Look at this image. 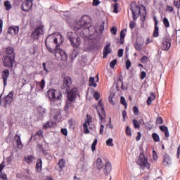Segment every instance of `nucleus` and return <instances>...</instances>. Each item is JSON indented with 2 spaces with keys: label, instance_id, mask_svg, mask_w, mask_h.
<instances>
[{
  "label": "nucleus",
  "instance_id": "nucleus-26",
  "mask_svg": "<svg viewBox=\"0 0 180 180\" xmlns=\"http://www.w3.org/2000/svg\"><path fill=\"white\" fill-rule=\"evenodd\" d=\"M70 42V45L72 46L73 48L78 49L81 45V39L69 41Z\"/></svg>",
  "mask_w": 180,
  "mask_h": 180
},
{
  "label": "nucleus",
  "instance_id": "nucleus-20",
  "mask_svg": "<svg viewBox=\"0 0 180 180\" xmlns=\"http://www.w3.org/2000/svg\"><path fill=\"white\" fill-rule=\"evenodd\" d=\"M36 87H37L38 91H44V89L46 86V80L42 79L41 82L35 81Z\"/></svg>",
  "mask_w": 180,
  "mask_h": 180
},
{
  "label": "nucleus",
  "instance_id": "nucleus-36",
  "mask_svg": "<svg viewBox=\"0 0 180 180\" xmlns=\"http://www.w3.org/2000/svg\"><path fill=\"white\" fill-rule=\"evenodd\" d=\"M152 138H153V140L155 141V142H160V139L159 138V135L156 133H153L152 134Z\"/></svg>",
  "mask_w": 180,
  "mask_h": 180
},
{
  "label": "nucleus",
  "instance_id": "nucleus-14",
  "mask_svg": "<svg viewBox=\"0 0 180 180\" xmlns=\"http://www.w3.org/2000/svg\"><path fill=\"white\" fill-rule=\"evenodd\" d=\"M110 46H111V44H108L107 45H105V47H103V58H107V57L108 56V54H110L111 52L112 51Z\"/></svg>",
  "mask_w": 180,
  "mask_h": 180
},
{
  "label": "nucleus",
  "instance_id": "nucleus-7",
  "mask_svg": "<svg viewBox=\"0 0 180 180\" xmlns=\"http://www.w3.org/2000/svg\"><path fill=\"white\" fill-rule=\"evenodd\" d=\"M44 34V26L41 25L36 27L31 34V38L34 40L39 39V36Z\"/></svg>",
  "mask_w": 180,
  "mask_h": 180
},
{
  "label": "nucleus",
  "instance_id": "nucleus-40",
  "mask_svg": "<svg viewBox=\"0 0 180 180\" xmlns=\"http://www.w3.org/2000/svg\"><path fill=\"white\" fill-rule=\"evenodd\" d=\"M61 115V112H60V110H56L55 115H53V120H57L58 119V117Z\"/></svg>",
  "mask_w": 180,
  "mask_h": 180
},
{
  "label": "nucleus",
  "instance_id": "nucleus-55",
  "mask_svg": "<svg viewBox=\"0 0 180 180\" xmlns=\"http://www.w3.org/2000/svg\"><path fill=\"white\" fill-rule=\"evenodd\" d=\"M94 97L96 101H98L100 99V94L98 91H94Z\"/></svg>",
  "mask_w": 180,
  "mask_h": 180
},
{
  "label": "nucleus",
  "instance_id": "nucleus-6",
  "mask_svg": "<svg viewBox=\"0 0 180 180\" xmlns=\"http://www.w3.org/2000/svg\"><path fill=\"white\" fill-rule=\"evenodd\" d=\"M47 97L51 102H56V101L61 100L62 94L59 90L51 89L47 91Z\"/></svg>",
  "mask_w": 180,
  "mask_h": 180
},
{
  "label": "nucleus",
  "instance_id": "nucleus-32",
  "mask_svg": "<svg viewBox=\"0 0 180 180\" xmlns=\"http://www.w3.org/2000/svg\"><path fill=\"white\" fill-rule=\"evenodd\" d=\"M43 137V132L41 130L36 132L35 135H34V140H40Z\"/></svg>",
  "mask_w": 180,
  "mask_h": 180
},
{
  "label": "nucleus",
  "instance_id": "nucleus-57",
  "mask_svg": "<svg viewBox=\"0 0 180 180\" xmlns=\"http://www.w3.org/2000/svg\"><path fill=\"white\" fill-rule=\"evenodd\" d=\"M101 4L100 1L98 0H94L92 2V6H98Z\"/></svg>",
  "mask_w": 180,
  "mask_h": 180
},
{
  "label": "nucleus",
  "instance_id": "nucleus-18",
  "mask_svg": "<svg viewBox=\"0 0 180 180\" xmlns=\"http://www.w3.org/2000/svg\"><path fill=\"white\" fill-rule=\"evenodd\" d=\"M112 169V166L110 162H107L105 165V168H103V174H105V176H108L110 174Z\"/></svg>",
  "mask_w": 180,
  "mask_h": 180
},
{
  "label": "nucleus",
  "instance_id": "nucleus-28",
  "mask_svg": "<svg viewBox=\"0 0 180 180\" xmlns=\"http://www.w3.org/2000/svg\"><path fill=\"white\" fill-rule=\"evenodd\" d=\"M58 166H59L60 172L63 170L65 167V160L64 159H60L59 161H58Z\"/></svg>",
  "mask_w": 180,
  "mask_h": 180
},
{
  "label": "nucleus",
  "instance_id": "nucleus-5",
  "mask_svg": "<svg viewBox=\"0 0 180 180\" xmlns=\"http://www.w3.org/2000/svg\"><path fill=\"white\" fill-rule=\"evenodd\" d=\"M137 165L143 169L149 170L150 168V165L148 162V158L144 155L143 149L141 147L140 148V155L137 160Z\"/></svg>",
  "mask_w": 180,
  "mask_h": 180
},
{
  "label": "nucleus",
  "instance_id": "nucleus-61",
  "mask_svg": "<svg viewBox=\"0 0 180 180\" xmlns=\"http://www.w3.org/2000/svg\"><path fill=\"white\" fill-rule=\"evenodd\" d=\"M153 158L155 160H156L158 158V155H157V152L153 150Z\"/></svg>",
  "mask_w": 180,
  "mask_h": 180
},
{
  "label": "nucleus",
  "instance_id": "nucleus-1",
  "mask_svg": "<svg viewBox=\"0 0 180 180\" xmlns=\"http://www.w3.org/2000/svg\"><path fill=\"white\" fill-rule=\"evenodd\" d=\"M62 43H63V38L61 35L58 36V38H54L52 36H49L45 39V46L47 50L51 53L57 56V53L60 55V60L66 61L68 60V54L63 50L59 49Z\"/></svg>",
  "mask_w": 180,
  "mask_h": 180
},
{
  "label": "nucleus",
  "instance_id": "nucleus-15",
  "mask_svg": "<svg viewBox=\"0 0 180 180\" xmlns=\"http://www.w3.org/2000/svg\"><path fill=\"white\" fill-rule=\"evenodd\" d=\"M32 5H33V1H25V2H23L22 5L21 6V8L24 11H29L32 8Z\"/></svg>",
  "mask_w": 180,
  "mask_h": 180
},
{
  "label": "nucleus",
  "instance_id": "nucleus-27",
  "mask_svg": "<svg viewBox=\"0 0 180 180\" xmlns=\"http://www.w3.org/2000/svg\"><path fill=\"white\" fill-rule=\"evenodd\" d=\"M14 140H15L16 141L17 147H18L19 148H22V141L20 140V135H15V136H14Z\"/></svg>",
  "mask_w": 180,
  "mask_h": 180
},
{
  "label": "nucleus",
  "instance_id": "nucleus-47",
  "mask_svg": "<svg viewBox=\"0 0 180 180\" xmlns=\"http://www.w3.org/2000/svg\"><path fill=\"white\" fill-rule=\"evenodd\" d=\"M163 123V120L161 117H158L156 119V124H162Z\"/></svg>",
  "mask_w": 180,
  "mask_h": 180
},
{
  "label": "nucleus",
  "instance_id": "nucleus-16",
  "mask_svg": "<svg viewBox=\"0 0 180 180\" xmlns=\"http://www.w3.org/2000/svg\"><path fill=\"white\" fill-rule=\"evenodd\" d=\"M161 48L163 51H169V49L171 48V42H169V40L167 39H164L162 41Z\"/></svg>",
  "mask_w": 180,
  "mask_h": 180
},
{
  "label": "nucleus",
  "instance_id": "nucleus-64",
  "mask_svg": "<svg viewBox=\"0 0 180 180\" xmlns=\"http://www.w3.org/2000/svg\"><path fill=\"white\" fill-rule=\"evenodd\" d=\"M141 138V132H137V136L136 137V141H139Z\"/></svg>",
  "mask_w": 180,
  "mask_h": 180
},
{
  "label": "nucleus",
  "instance_id": "nucleus-8",
  "mask_svg": "<svg viewBox=\"0 0 180 180\" xmlns=\"http://www.w3.org/2000/svg\"><path fill=\"white\" fill-rule=\"evenodd\" d=\"M15 57L9 56H3V65L4 67L7 68H13V63L15 62Z\"/></svg>",
  "mask_w": 180,
  "mask_h": 180
},
{
  "label": "nucleus",
  "instance_id": "nucleus-11",
  "mask_svg": "<svg viewBox=\"0 0 180 180\" xmlns=\"http://www.w3.org/2000/svg\"><path fill=\"white\" fill-rule=\"evenodd\" d=\"M86 117L87 120H85V122L83 124V128H84V134H89V129H88V126L90 125V123L92 122V119L90 115H86Z\"/></svg>",
  "mask_w": 180,
  "mask_h": 180
},
{
  "label": "nucleus",
  "instance_id": "nucleus-54",
  "mask_svg": "<svg viewBox=\"0 0 180 180\" xmlns=\"http://www.w3.org/2000/svg\"><path fill=\"white\" fill-rule=\"evenodd\" d=\"M0 180H8L7 175L5 174L1 173Z\"/></svg>",
  "mask_w": 180,
  "mask_h": 180
},
{
  "label": "nucleus",
  "instance_id": "nucleus-30",
  "mask_svg": "<svg viewBox=\"0 0 180 180\" xmlns=\"http://www.w3.org/2000/svg\"><path fill=\"white\" fill-rule=\"evenodd\" d=\"M134 47L135 48L136 51H141L143 49V44L139 41H136L135 44H134Z\"/></svg>",
  "mask_w": 180,
  "mask_h": 180
},
{
  "label": "nucleus",
  "instance_id": "nucleus-33",
  "mask_svg": "<svg viewBox=\"0 0 180 180\" xmlns=\"http://www.w3.org/2000/svg\"><path fill=\"white\" fill-rule=\"evenodd\" d=\"M55 124L56 123L54 122L48 121L46 123L44 124V128L45 129L52 128L53 127H54Z\"/></svg>",
  "mask_w": 180,
  "mask_h": 180
},
{
  "label": "nucleus",
  "instance_id": "nucleus-39",
  "mask_svg": "<svg viewBox=\"0 0 180 180\" xmlns=\"http://www.w3.org/2000/svg\"><path fill=\"white\" fill-rule=\"evenodd\" d=\"M163 25H164V26L166 27V28H169V26H170V25H169V20L166 18V17H165L164 18H163Z\"/></svg>",
  "mask_w": 180,
  "mask_h": 180
},
{
  "label": "nucleus",
  "instance_id": "nucleus-48",
  "mask_svg": "<svg viewBox=\"0 0 180 180\" xmlns=\"http://www.w3.org/2000/svg\"><path fill=\"white\" fill-rule=\"evenodd\" d=\"M160 131H163V132H167L169 131V129L165 126V125H162L160 127Z\"/></svg>",
  "mask_w": 180,
  "mask_h": 180
},
{
  "label": "nucleus",
  "instance_id": "nucleus-63",
  "mask_svg": "<svg viewBox=\"0 0 180 180\" xmlns=\"http://www.w3.org/2000/svg\"><path fill=\"white\" fill-rule=\"evenodd\" d=\"M131 67V62L129 60L126 61V68L127 70H129Z\"/></svg>",
  "mask_w": 180,
  "mask_h": 180
},
{
  "label": "nucleus",
  "instance_id": "nucleus-37",
  "mask_svg": "<svg viewBox=\"0 0 180 180\" xmlns=\"http://www.w3.org/2000/svg\"><path fill=\"white\" fill-rule=\"evenodd\" d=\"M89 86L94 88L97 86L96 83H94V77H89Z\"/></svg>",
  "mask_w": 180,
  "mask_h": 180
},
{
  "label": "nucleus",
  "instance_id": "nucleus-19",
  "mask_svg": "<svg viewBox=\"0 0 180 180\" xmlns=\"http://www.w3.org/2000/svg\"><path fill=\"white\" fill-rule=\"evenodd\" d=\"M68 39L70 41L80 40V37L74 32H69L68 33Z\"/></svg>",
  "mask_w": 180,
  "mask_h": 180
},
{
  "label": "nucleus",
  "instance_id": "nucleus-42",
  "mask_svg": "<svg viewBox=\"0 0 180 180\" xmlns=\"http://www.w3.org/2000/svg\"><path fill=\"white\" fill-rule=\"evenodd\" d=\"M180 44V30L176 31V42Z\"/></svg>",
  "mask_w": 180,
  "mask_h": 180
},
{
  "label": "nucleus",
  "instance_id": "nucleus-51",
  "mask_svg": "<svg viewBox=\"0 0 180 180\" xmlns=\"http://www.w3.org/2000/svg\"><path fill=\"white\" fill-rule=\"evenodd\" d=\"M133 112H134V115H135L136 116L139 115V108H137V106L133 107Z\"/></svg>",
  "mask_w": 180,
  "mask_h": 180
},
{
  "label": "nucleus",
  "instance_id": "nucleus-45",
  "mask_svg": "<svg viewBox=\"0 0 180 180\" xmlns=\"http://www.w3.org/2000/svg\"><path fill=\"white\" fill-rule=\"evenodd\" d=\"M120 103H122V105H123L124 107L127 106L126 99H124V97H120Z\"/></svg>",
  "mask_w": 180,
  "mask_h": 180
},
{
  "label": "nucleus",
  "instance_id": "nucleus-41",
  "mask_svg": "<svg viewBox=\"0 0 180 180\" xmlns=\"http://www.w3.org/2000/svg\"><path fill=\"white\" fill-rule=\"evenodd\" d=\"M140 62H141L142 64H147L148 62V58L146 56H144L140 59Z\"/></svg>",
  "mask_w": 180,
  "mask_h": 180
},
{
  "label": "nucleus",
  "instance_id": "nucleus-53",
  "mask_svg": "<svg viewBox=\"0 0 180 180\" xmlns=\"http://www.w3.org/2000/svg\"><path fill=\"white\" fill-rule=\"evenodd\" d=\"M113 8H114V10H113L114 13H119V6H117V4H114Z\"/></svg>",
  "mask_w": 180,
  "mask_h": 180
},
{
  "label": "nucleus",
  "instance_id": "nucleus-10",
  "mask_svg": "<svg viewBox=\"0 0 180 180\" xmlns=\"http://www.w3.org/2000/svg\"><path fill=\"white\" fill-rule=\"evenodd\" d=\"M3 105L5 108H7V105H9L13 101V91H11L7 96H5L3 98Z\"/></svg>",
  "mask_w": 180,
  "mask_h": 180
},
{
  "label": "nucleus",
  "instance_id": "nucleus-25",
  "mask_svg": "<svg viewBox=\"0 0 180 180\" xmlns=\"http://www.w3.org/2000/svg\"><path fill=\"white\" fill-rule=\"evenodd\" d=\"M34 160H35V157L32 155L25 156L23 159V161L25 162V163H27V165H31L32 163H33Z\"/></svg>",
  "mask_w": 180,
  "mask_h": 180
},
{
  "label": "nucleus",
  "instance_id": "nucleus-43",
  "mask_svg": "<svg viewBox=\"0 0 180 180\" xmlns=\"http://www.w3.org/2000/svg\"><path fill=\"white\" fill-rule=\"evenodd\" d=\"M147 77V72L145 71H142L141 73H140V79L143 80L144 78Z\"/></svg>",
  "mask_w": 180,
  "mask_h": 180
},
{
  "label": "nucleus",
  "instance_id": "nucleus-38",
  "mask_svg": "<svg viewBox=\"0 0 180 180\" xmlns=\"http://www.w3.org/2000/svg\"><path fill=\"white\" fill-rule=\"evenodd\" d=\"M105 145L109 147H113L115 144H113V139H108L107 141H105Z\"/></svg>",
  "mask_w": 180,
  "mask_h": 180
},
{
  "label": "nucleus",
  "instance_id": "nucleus-17",
  "mask_svg": "<svg viewBox=\"0 0 180 180\" xmlns=\"http://www.w3.org/2000/svg\"><path fill=\"white\" fill-rule=\"evenodd\" d=\"M154 23H155V28L154 32H153V37H158L159 36V27H158V20H157V17L154 16L153 18Z\"/></svg>",
  "mask_w": 180,
  "mask_h": 180
},
{
  "label": "nucleus",
  "instance_id": "nucleus-24",
  "mask_svg": "<svg viewBox=\"0 0 180 180\" xmlns=\"http://www.w3.org/2000/svg\"><path fill=\"white\" fill-rule=\"evenodd\" d=\"M36 172L37 173L41 172L42 170V160L41 159H38L36 162V167H35Z\"/></svg>",
  "mask_w": 180,
  "mask_h": 180
},
{
  "label": "nucleus",
  "instance_id": "nucleus-31",
  "mask_svg": "<svg viewBox=\"0 0 180 180\" xmlns=\"http://www.w3.org/2000/svg\"><path fill=\"white\" fill-rule=\"evenodd\" d=\"M156 98V96H155V94L153 92L150 93V97L148 98V101H146V103H148V105L152 104L153 101H154Z\"/></svg>",
  "mask_w": 180,
  "mask_h": 180
},
{
  "label": "nucleus",
  "instance_id": "nucleus-21",
  "mask_svg": "<svg viewBox=\"0 0 180 180\" xmlns=\"http://www.w3.org/2000/svg\"><path fill=\"white\" fill-rule=\"evenodd\" d=\"M20 32L19 26H11L8 29V33L10 34H18Z\"/></svg>",
  "mask_w": 180,
  "mask_h": 180
},
{
  "label": "nucleus",
  "instance_id": "nucleus-23",
  "mask_svg": "<svg viewBox=\"0 0 180 180\" xmlns=\"http://www.w3.org/2000/svg\"><path fill=\"white\" fill-rule=\"evenodd\" d=\"M5 53V56L15 57V53H14V49L12 47H8L7 49H6Z\"/></svg>",
  "mask_w": 180,
  "mask_h": 180
},
{
  "label": "nucleus",
  "instance_id": "nucleus-52",
  "mask_svg": "<svg viewBox=\"0 0 180 180\" xmlns=\"http://www.w3.org/2000/svg\"><path fill=\"white\" fill-rule=\"evenodd\" d=\"M126 134L127 136H130L132 134L131 132V129L129 126L126 127Z\"/></svg>",
  "mask_w": 180,
  "mask_h": 180
},
{
  "label": "nucleus",
  "instance_id": "nucleus-59",
  "mask_svg": "<svg viewBox=\"0 0 180 180\" xmlns=\"http://www.w3.org/2000/svg\"><path fill=\"white\" fill-rule=\"evenodd\" d=\"M173 11H174V8L172 6H166V11L172 13Z\"/></svg>",
  "mask_w": 180,
  "mask_h": 180
},
{
  "label": "nucleus",
  "instance_id": "nucleus-44",
  "mask_svg": "<svg viewBox=\"0 0 180 180\" xmlns=\"http://www.w3.org/2000/svg\"><path fill=\"white\" fill-rule=\"evenodd\" d=\"M6 160H7L8 164L11 163L12 160H13V153H11V155L9 157H8Z\"/></svg>",
  "mask_w": 180,
  "mask_h": 180
},
{
  "label": "nucleus",
  "instance_id": "nucleus-35",
  "mask_svg": "<svg viewBox=\"0 0 180 180\" xmlns=\"http://www.w3.org/2000/svg\"><path fill=\"white\" fill-rule=\"evenodd\" d=\"M132 123L134 125V128H135L136 129H139L141 128V124L139 123V121H137L136 120L134 119L132 120Z\"/></svg>",
  "mask_w": 180,
  "mask_h": 180
},
{
  "label": "nucleus",
  "instance_id": "nucleus-46",
  "mask_svg": "<svg viewBox=\"0 0 180 180\" xmlns=\"http://www.w3.org/2000/svg\"><path fill=\"white\" fill-rule=\"evenodd\" d=\"M117 63V60L115 59L110 63V68H115L116 63Z\"/></svg>",
  "mask_w": 180,
  "mask_h": 180
},
{
  "label": "nucleus",
  "instance_id": "nucleus-58",
  "mask_svg": "<svg viewBox=\"0 0 180 180\" xmlns=\"http://www.w3.org/2000/svg\"><path fill=\"white\" fill-rule=\"evenodd\" d=\"M124 54V49H120L118 50V57L122 58Z\"/></svg>",
  "mask_w": 180,
  "mask_h": 180
},
{
  "label": "nucleus",
  "instance_id": "nucleus-4",
  "mask_svg": "<svg viewBox=\"0 0 180 180\" xmlns=\"http://www.w3.org/2000/svg\"><path fill=\"white\" fill-rule=\"evenodd\" d=\"M131 11H132L133 20H136L139 15L143 17V18L147 16V13H146V8L143 7V12L141 13V9L136 4H131Z\"/></svg>",
  "mask_w": 180,
  "mask_h": 180
},
{
  "label": "nucleus",
  "instance_id": "nucleus-2",
  "mask_svg": "<svg viewBox=\"0 0 180 180\" xmlns=\"http://www.w3.org/2000/svg\"><path fill=\"white\" fill-rule=\"evenodd\" d=\"M68 93V100L65 101V106H64V111L68 112L75 102H76L77 94L78 93V89L77 88H73L70 91H65Z\"/></svg>",
  "mask_w": 180,
  "mask_h": 180
},
{
  "label": "nucleus",
  "instance_id": "nucleus-34",
  "mask_svg": "<svg viewBox=\"0 0 180 180\" xmlns=\"http://www.w3.org/2000/svg\"><path fill=\"white\" fill-rule=\"evenodd\" d=\"M4 6H5L6 11H9L12 8L11 4H10L9 1H6L5 3H4Z\"/></svg>",
  "mask_w": 180,
  "mask_h": 180
},
{
  "label": "nucleus",
  "instance_id": "nucleus-56",
  "mask_svg": "<svg viewBox=\"0 0 180 180\" xmlns=\"http://www.w3.org/2000/svg\"><path fill=\"white\" fill-rule=\"evenodd\" d=\"M61 133H62V134H63V136H68V129H66L65 128H62Z\"/></svg>",
  "mask_w": 180,
  "mask_h": 180
},
{
  "label": "nucleus",
  "instance_id": "nucleus-13",
  "mask_svg": "<svg viewBox=\"0 0 180 180\" xmlns=\"http://www.w3.org/2000/svg\"><path fill=\"white\" fill-rule=\"evenodd\" d=\"M98 106L101 108V111H98V116L100 117V120H103L106 117V115L105 114L104 105H103L102 100L98 101Z\"/></svg>",
  "mask_w": 180,
  "mask_h": 180
},
{
  "label": "nucleus",
  "instance_id": "nucleus-49",
  "mask_svg": "<svg viewBox=\"0 0 180 180\" xmlns=\"http://www.w3.org/2000/svg\"><path fill=\"white\" fill-rule=\"evenodd\" d=\"M104 25H105V22H102L101 25L98 27V30L100 31V33H102V32L104 31Z\"/></svg>",
  "mask_w": 180,
  "mask_h": 180
},
{
  "label": "nucleus",
  "instance_id": "nucleus-9",
  "mask_svg": "<svg viewBox=\"0 0 180 180\" xmlns=\"http://www.w3.org/2000/svg\"><path fill=\"white\" fill-rule=\"evenodd\" d=\"M72 77H70V76H66L63 79V84H62L61 89L63 90H65V91H70V86H72Z\"/></svg>",
  "mask_w": 180,
  "mask_h": 180
},
{
  "label": "nucleus",
  "instance_id": "nucleus-12",
  "mask_svg": "<svg viewBox=\"0 0 180 180\" xmlns=\"http://www.w3.org/2000/svg\"><path fill=\"white\" fill-rule=\"evenodd\" d=\"M9 75H10V72H9V70L8 69L4 70L1 72V79H3L4 86H7V80H8V78L9 77Z\"/></svg>",
  "mask_w": 180,
  "mask_h": 180
},
{
  "label": "nucleus",
  "instance_id": "nucleus-22",
  "mask_svg": "<svg viewBox=\"0 0 180 180\" xmlns=\"http://www.w3.org/2000/svg\"><path fill=\"white\" fill-rule=\"evenodd\" d=\"M163 165L164 166H169L172 163L171 157L169 155H164L163 156Z\"/></svg>",
  "mask_w": 180,
  "mask_h": 180
},
{
  "label": "nucleus",
  "instance_id": "nucleus-3",
  "mask_svg": "<svg viewBox=\"0 0 180 180\" xmlns=\"http://www.w3.org/2000/svg\"><path fill=\"white\" fill-rule=\"evenodd\" d=\"M91 18L89 15H84L79 18V20L75 25V31L81 29H89L90 27Z\"/></svg>",
  "mask_w": 180,
  "mask_h": 180
},
{
  "label": "nucleus",
  "instance_id": "nucleus-29",
  "mask_svg": "<svg viewBox=\"0 0 180 180\" xmlns=\"http://www.w3.org/2000/svg\"><path fill=\"white\" fill-rule=\"evenodd\" d=\"M96 166L98 170H101L103 169V165L102 159H101V158H98V159H96Z\"/></svg>",
  "mask_w": 180,
  "mask_h": 180
},
{
  "label": "nucleus",
  "instance_id": "nucleus-50",
  "mask_svg": "<svg viewBox=\"0 0 180 180\" xmlns=\"http://www.w3.org/2000/svg\"><path fill=\"white\" fill-rule=\"evenodd\" d=\"M127 30L124 29L120 32V38H124L126 37Z\"/></svg>",
  "mask_w": 180,
  "mask_h": 180
},
{
  "label": "nucleus",
  "instance_id": "nucleus-60",
  "mask_svg": "<svg viewBox=\"0 0 180 180\" xmlns=\"http://www.w3.org/2000/svg\"><path fill=\"white\" fill-rule=\"evenodd\" d=\"M117 31V30L116 27H113L110 30L112 34H114V35L116 34Z\"/></svg>",
  "mask_w": 180,
  "mask_h": 180
},
{
  "label": "nucleus",
  "instance_id": "nucleus-62",
  "mask_svg": "<svg viewBox=\"0 0 180 180\" xmlns=\"http://www.w3.org/2000/svg\"><path fill=\"white\" fill-rule=\"evenodd\" d=\"M174 6H176V8H180V2H179L178 1H174Z\"/></svg>",
  "mask_w": 180,
  "mask_h": 180
}]
</instances>
